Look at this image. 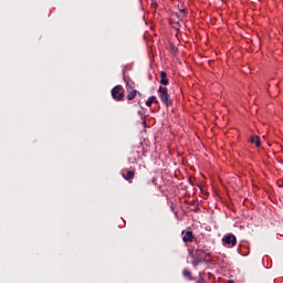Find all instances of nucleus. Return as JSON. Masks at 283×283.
<instances>
[{
  "mask_svg": "<svg viewBox=\"0 0 283 283\" xmlns=\"http://www.w3.org/2000/svg\"><path fill=\"white\" fill-rule=\"evenodd\" d=\"M160 83L161 85H169V78H167L166 72L160 73Z\"/></svg>",
  "mask_w": 283,
  "mask_h": 283,
  "instance_id": "nucleus-9",
  "label": "nucleus"
},
{
  "mask_svg": "<svg viewBox=\"0 0 283 283\" xmlns=\"http://www.w3.org/2000/svg\"><path fill=\"white\" fill-rule=\"evenodd\" d=\"M143 125H147V120L144 119V120H143Z\"/></svg>",
  "mask_w": 283,
  "mask_h": 283,
  "instance_id": "nucleus-13",
  "label": "nucleus"
},
{
  "mask_svg": "<svg viewBox=\"0 0 283 283\" xmlns=\"http://www.w3.org/2000/svg\"><path fill=\"white\" fill-rule=\"evenodd\" d=\"M223 244L228 247H235L238 244V239L233 234H228L222 239Z\"/></svg>",
  "mask_w": 283,
  "mask_h": 283,
  "instance_id": "nucleus-5",
  "label": "nucleus"
},
{
  "mask_svg": "<svg viewBox=\"0 0 283 283\" xmlns=\"http://www.w3.org/2000/svg\"><path fill=\"white\" fill-rule=\"evenodd\" d=\"M182 275H184V277H188L189 280H191V271H189V270H184V271H182Z\"/></svg>",
  "mask_w": 283,
  "mask_h": 283,
  "instance_id": "nucleus-12",
  "label": "nucleus"
},
{
  "mask_svg": "<svg viewBox=\"0 0 283 283\" xmlns=\"http://www.w3.org/2000/svg\"><path fill=\"white\" fill-rule=\"evenodd\" d=\"M228 283H235V281H233V280H230V281H228Z\"/></svg>",
  "mask_w": 283,
  "mask_h": 283,
  "instance_id": "nucleus-14",
  "label": "nucleus"
},
{
  "mask_svg": "<svg viewBox=\"0 0 283 283\" xmlns=\"http://www.w3.org/2000/svg\"><path fill=\"white\" fill-rule=\"evenodd\" d=\"M181 235H184L182 237L184 242H193V240H196V238L193 237V232L191 231H187V232L182 231Z\"/></svg>",
  "mask_w": 283,
  "mask_h": 283,
  "instance_id": "nucleus-7",
  "label": "nucleus"
},
{
  "mask_svg": "<svg viewBox=\"0 0 283 283\" xmlns=\"http://www.w3.org/2000/svg\"><path fill=\"white\" fill-rule=\"evenodd\" d=\"M250 143L255 145V147H262V142L260 140V136H251Z\"/></svg>",
  "mask_w": 283,
  "mask_h": 283,
  "instance_id": "nucleus-8",
  "label": "nucleus"
},
{
  "mask_svg": "<svg viewBox=\"0 0 283 283\" xmlns=\"http://www.w3.org/2000/svg\"><path fill=\"white\" fill-rule=\"evenodd\" d=\"M188 253L191 258H193L192 266H198L200 262H207V252L200 249L196 251L188 249Z\"/></svg>",
  "mask_w": 283,
  "mask_h": 283,
  "instance_id": "nucleus-1",
  "label": "nucleus"
},
{
  "mask_svg": "<svg viewBox=\"0 0 283 283\" xmlns=\"http://www.w3.org/2000/svg\"><path fill=\"white\" fill-rule=\"evenodd\" d=\"M158 96L166 107H171L174 105V101L171 99V95H169V88L165 86H159L158 88Z\"/></svg>",
  "mask_w": 283,
  "mask_h": 283,
  "instance_id": "nucleus-2",
  "label": "nucleus"
},
{
  "mask_svg": "<svg viewBox=\"0 0 283 283\" xmlns=\"http://www.w3.org/2000/svg\"><path fill=\"white\" fill-rule=\"evenodd\" d=\"M154 103H155V104H158V98L153 95V96H150V97L147 99L146 106H147V107H151V105H154Z\"/></svg>",
  "mask_w": 283,
  "mask_h": 283,
  "instance_id": "nucleus-10",
  "label": "nucleus"
},
{
  "mask_svg": "<svg viewBox=\"0 0 283 283\" xmlns=\"http://www.w3.org/2000/svg\"><path fill=\"white\" fill-rule=\"evenodd\" d=\"M111 93L114 101L120 102L125 98V90H123V86L120 85H116L115 87H113Z\"/></svg>",
  "mask_w": 283,
  "mask_h": 283,
  "instance_id": "nucleus-3",
  "label": "nucleus"
},
{
  "mask_svg": "<svg viewBox=\"0 0 283 283\" xmlns=\"http://www.w3.org/2000/svg\"><path fill=\"white\" fill-rule=\"evenodd\" d=\"M169 48H170V52L172 54H177L178 53V48H176V45H174V43H170Z\"/></svg>",
  "mask_w": 283,
  "mask_h": 283,
  "instance_id": "nucleus-11",
  "label": "nucleus"
},
{
  "mask_svg": "<svg viewBox=\"0 0 283 283\" xmlns=\"http://www.w3.org/2000/svg\"><path fill=\"white\" fill-rule=\"evenodd\" d=\"M126 82V88H127V101H134V98H136V94H138V91H136L134 88V86L132 84H129V82H127V80L125 78Z\"/></svg>",
  "mask_w": 283,
  "mask_h": 283,
  "instance_id": "nucleus-4",
  "label": "nucleus"
},
{
  "mask_svg": "<svg viewBox=\"0 0 283 283\" xmlns=\"http://www.w3.org/2000/svg\"><path fill=\"white\" fill-rule=\"evenodd\" d=\"M122 176L124 180L132 182V180H134V176H136V172L134 170H123Z\"/></svg>",
  "mask_w": 283,
  "mask_h": 283,
  "instance_id": "nucleus-6",
  "label": "nucleus"
}]
</instances>
